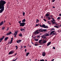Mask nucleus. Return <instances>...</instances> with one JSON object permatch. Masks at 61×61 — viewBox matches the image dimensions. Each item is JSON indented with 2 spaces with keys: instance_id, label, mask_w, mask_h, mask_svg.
Instances as JSON below:
<instances>
[{
  "instance_id": "1",
  "label": "nucleus",
  "mask_w": 61,
  "mask_h": 61,
  "mask_svg": "<svg viewBox=\"0 0 61 61\" xmlns=\"http://www.w3.org/2000/svg\"><path fill=\"white\" fill-rule=\"evenodd\" d=\"M6 3L5 1L3 0H1L0 1V13H2L4 11L5 9V5Z\"/></svg>"
},
{
  "instance_id": "2",
  "label": "nucleus",
  "mask_w": 61,
  "mask_h": 61,
  "mask_svg": "<svg viewBox=\"0 0 61 61\" xmlns=\"http://www.w3.org/2000/svg\"><path fill=\"white\" fill-rule=\"evenodd\" d=\"M54 32H55V31H52L50 34L49 33H48L47 34V33H45L44 34V35H43L42 36V37H43V36H49L50 35H52Z\"/></svg>"
},
{
  "instance_id": "3",
  "label": "nucleus",
  "mask_w": 61,
  "mask_h": 61,
  "mask_svg": "<svg viewBox=\"0 0 61 61\" xmlns=\"http://www.w3.org/2000/svg\"><path fill=\"white\" fill-rule=\"evenodd\" d=\"M21 21H18V23H19L20 24V26H25V22H23L21 23Z\"/></svg>"
},
{
  "instance_id": "4",
  "label": "nucleus",
  "mask_w": 61,
  "mask_h": 61,
  "mask_svg": "<svg viewBox=\"0 0 61 61\" xmlns=\"http://www.w3.org/2000/svg\"><path fill=\"white\" fill-rule=\"evenodd\" d=\"M40 27H43L44 28H48V26H46L45 25V24H42V25H40Z\"/></svg>"
},
{
  "instance_id": "5",
  "label": "nucleus",
  "mask_w": 61,
  "mask_h": 61,
  "mask_svg": "<svg viewBox=\"0 0 61 61\" xmlns=\"http://www.w3.org/2000/svg\"><path fill=\"white\" fill-rule=\"evenodd\" d=\"M49 16H50V12H47L45 15V16H46L47 17Z\"/></svg>"
},
{
  "instance_id": "6",
  "label": "nucleus",
  "mask_w": 61,
  "mask_h": 61,
  "mask_svg": "<svg viewBox=\"0 0 61 61\" xmlns=\"http://www.w3.org/2000/svg\"><path fill=\"white\" fill-rule=\"evenodd\" d=\"M46 42H47V41H46L44 39H43L42 40V43H43V44H45Z\"/></svg>"
},
{
  "instance_id": "7",
  "label": "nucleus",
  "mask_w": 61,
  "mask_h": 61,
  "mask_svg": "<svg viewBox=\"0 0 61 61\" xmlns=\"http://www.w3.org/2000/svg\"><path fill=\"white\" fill-rule=\"evenodd\" d=\"M52 20H51V22H52L53 24V25H54V24H55V23H56V22L55 21L54 22L53 21H55V20L54 19Z\"/></svg>"
},
{
  "instance_id": "8",
  "label": "nucleus",
  "mask_w": 61,
  "mask_h": 61,
  "mask_svg": "<svg viewBox=\"0 0 61 61\" xmlns=\"http://www.w3.org/2000/svg\"><path fill=\"white\" fill-rule=\"evenodd\" d=\"M4 21H2L0 23V26H1L2 25H4Z\"/></svg>"
},
{
  "instance_id": "9",
  "label": "nucleus",
  "mask_w": 61,
  "mask_h": 61,
  "mask_svg": "<svg viewBox=\"0 0 61 61\" xmlns=\"http://www.w3.org/2000/svg\"><path fill=\"white\" fill-rule=\"evenodd\" d=\"M40 33V32H37V31H35L34 33V35H37V34H39V33Z\"/></svg>"
},
{
  "instance_id": "10",
  "label": "nucleus",
  "mask_w": 61,
  "mask_h": 61,
  "mask_svg": "<svg viewBox=\"0 0 61 61\" xmlns=\"http://www.w3.org/2000/svg\"><path fill=\"white\" fill-rule=\"evenodd\" d=\"M42 39H41V40L39 41V43L40 44H43V42H41L42 41Z\"/></svg>"
},
{
  "instance_id": "11",
  "label": "nucleus",
  "mask_w": 61,
  "mask_h": 61,
  "mask_svg": "<svg viewBox=\"0 0 61 61\" xmlns=\"http://www.w3.org/2000/svg\"><path fill=\"white\" fill-rule=\"evenodd\" d=\"M11 34H12V32H11V31H10L9 32L7 33L6 35L8 36V35H10Z\"/></svg>"
},
{
  "instance_id": "12",
  "label": "nucleus",
  "mask_w": 61,
  "mask_h": 61,
  "mask_svg": "<svg viewBox=\"0 0 61 61\" xmlns=\"http://www.w3.org/2000/svg\"><path fill=\"white\" fill-rule=\"evenodd\" d=\"M39 31L40 33L41 32H43V29H41L39 30Z\"/></svg>"
},
{
  "instance_id": "13",
  "label": "nucleus",
  "mask_w": 61,
  "mask_h": 61,
  "mask_svg": "<svg viewBox=\"0 0 61 61\" xmlns=\"http://www.w3.org/2000/svg\"><path fill=\"white\" fill-rule=\"evenodd\" d=\"M14 52V51H12L10 52L9 53V54H13Z\"/></svg>"
},
{
  "instance_id": "14",
  "label": "nucleus",
  "mask_w": 61,
  "mask_h": 61,
  "mask_svg": "<svg viewBox=\"0 0 61 61\" xmlns=\"http://www.w3.org/2000/svg\"><path fill=\"white\" fill-rule=\"evenodd\" d=\"M8 38H8V37H6L5 39V41H7V40L8 39Z\"/></svg>"
},
{
  "instance_id": "15",
  "label": "nucleus",
  "mask_w": 61,
  "mask_h": 61,
  "mask_svg": "<svg viewBox=\"0 0 61 61\" xmlns=\"http://www.w3.org/2000/svg\"><path fill=\"white\" fill-rule=\"evenodd\" d=\"M51 42H48L47 44V46H49V45H50Z\"/></svg>"
},
{
  "instance_id": "16",
  "label": "nucleus",
  "mask_w": 61,
  "mask_h": 61,
  "mask_svg": "<svg viewBox=\"0 0 61 61\" xmlns=\"http://www.w3.org/2000/svg\"><path fill=\"white\" fill-rule=\"evenodd\" d=\"M21 41H22L21 40H19L17 41V43H20V42H21Z\"/></svg>"
},
{
  "instance_id": "17",
  "label": "nucleus",
  "mask_w": 61,
  "mask_h": 61,
  "mask_svg": "<svg viewBox=\"0 0 61 61\" xmlns=\"http://www.w3.org/2000/svg\"><path fill=\"white\" fill-rule=\"evenodd\" d=\"M39 22V20L38 19H36V23H38V22Z\"/></svg>"
},
{
  "instance_id": "18",
  "label": "nucleus",
  "mask_w": 61,
  "mask_h": 61,
  "mask_svg": "<svg viewBox=\"0 0 61 61\" xmlns=\"http://www.w3.org/2000/svg\"><path fill=\"white\" fill-rule=\"evenodd\" d=\"M17 34V32L15 31L14 33L15 36H16V35Z\"/></svg>"
},
{
  "instance_id": "19",
  "label": "nucleus",
  "mask_w": 61,
  "mask_h": 61,
  "mask_svg": "<svg viewBox=\"0 0 61 61\" xmlns=\"http://www.w3.org/2000/svg\"><path fill=\"white\" fill-rule=\"evenodd\" d=\"M22 22H25V19H23L22 21Z\"/></svg>"
},
{
  "instance_id": "20",
  "label": "nucleus",
  "mask_w": 61,
  "mask_h": 61,
  "mask_svg": "<svg viewBox=\"0 0 61 61\" xmlns=\"http://www.w3.org/2000/svg\"><path fill=\"white\" fill-rule=\"evenodd\" d=\"M25 30V29H23V28H22V29H21L20 30V31H23V30Z\"/></svg>"
},
{
  "instance_id": "21",
  "label": "nucleus",
  "mask_w": 61,
  "mask_h": 61,
  "mask_svg": "<svg viewBox=\"0 0 61 61\" xmlns=\"http://www.w3.org/2000/svg\"><path fill=\"white\" fill-rule=\"evenodd\" d=\"M3 40V39L2 38H0V43L2 42V41Z\"/></svg>"
},
{
  "instance_id": "22",
  "label": "nucleus",
  "mask_w": 61,
  "mask_h": 61,
  "mask_svg": "<svg viewBox=\"0 0 61 61\" xmlns=\"http://www.w3.org/2000/svg\"><path fill=\"white\" fill-rule=\"evenodd\" d=\"M39 40V39H34V40H35V41H38Z\"/></svg>"
},
{
  "instance_id": "23",
  "label": "nucleus",
  "mask_w": 61,
  "mask_h": 61,
  "mask_svg": "<svg viewBox=\"0 0 61 61\" xmlns=\"http://www.w3.org/2000/svg\"><path fill=\"white\" fill-rule=\"evenodd\" d=\"M55 31H54V32L53 33V34H52V35H56V32H55ZM55 32V33H54Z\"/></svg>"
},
{
  "instance_id": "24",
  "label": "nucleus",
  "mask_w": 61,
  "mask_h": 61,
  "mask_svg": "<svg viewBox=\"0 0 61 61\" xmlns=\"http://www.w3.org/2000/svg\"><path fill=\"white\" fill-rule=\"evenodd\" d=\"M54 27H55L56 28H59V27L55 25L54 26Z\"/></svg>"
},
{
  "instance_id": "25",
  "label": "nucleus",
  "mask_w": 61,
  "mask_h": 61,
  "mask_svg": "<svg viewBox=\"0 0 61 61\" xmlns=\"http://www.w3.org/2000/svg\"><path fill=\"white\" fill-rule=\"evenodd\" d=\"M47 30L46 29H43L42 31H43V32H46V31Z\"/></svg>"
},
{
  "instance_id": "26",
  "label": "nucleus",
  "mask_w": 61,
  "mask_h": 61,
  "mask_svg": "<svg viewBox=\"0 0 61 61\" xmlns=\"http://www.w3.org/2000/svg\"><path fill=\"white\" fill-rule=\"evenodd\" d=\"M19 36H20L21 37L22 36V34L21 33H20L19 35Z\"/></svg>"
},
{
  "instance_id": "27",
  "label": "nucleus",
  "mask_w": 61,
  "mask_h": 61,
  "mask_svg": "<svg viewBox=\"0 0 61 61\" xmlns=\"http://www.w3.org/2000/svg\"><path fill=\"white\" fill-rule=\"evenodd\" d=\"M5 28V27L4 26L2 27V30H4Z\"/></svg>"
},
{
  "instance_id": "28",
  "label": "nucleus",
  "mask_w": 61,
  "mask_h": 61,
  "mask_svg": "<svg viewBox=\"0 0 61 61\" xmlns=\"http://www.w3.org/2000/svg\"><path fill=\"white\" fill-rule=\"evenodd\" d=\"M61 18H60V17H58L57 18V20H60V19Z\"/></svg>"
},
{
  "instance_id": "29",
  "label": "nucleus",
  "mask_w": 61,
  "mask_h": 61,
  "mask_svg": "<svg viewBox=\"0 0 61 61\" xmlns=\"http://www.w3.org/2000/svg\"><path fill=\"white\" fill-rule=\"evenodd\" d=\"M13 38H14L13 37H12L11 38V40L10 41L13 42Z\"/></svg>"
},
{
  "instance_id": "30",
  "label": "nucleus",
  "mask_w": 61,
  "mask_h": 61,
  "mask_svg": "<svg viewBox=\"0 0 61 61\" xmlns=\"http://www.w3.org/2000/svg\"><path fill=\"white\" fill-rule=\"evenodd\" d=\"M42 36H41V37H42V38H43V39H45V38H46V37H44V36H43V37Z\"/></svg>"
},
{
  "instance_id": "31",
  "label": "nucleus",
  "mask_w": 61,
  "mask_h": 61,
  "mask_svg": "<svg viewBox=\"0 0 61 61\" xmlns=\"http://www.w3.org/2000/svg\"><path fill=\"white\" fill-rule=\"evenodd\" d=\"M42 55L43 56H46V54H42Z\"/></svg>"
},
{
  "instance_id": "32",
  "label": "nucleus",
  "mask_w": 61,
  "mask_h": 61,
  "mask_svg": "<svg viewBox=\"0 0 61 61\" xmlns=\"http://www.w3.org/2000/svg\"><path fill=\"white\" fill-rule=\"evenodd\" d=\"M48 18V20H50V17H47V18Z\"/></svg>"
},
{
  "instance_id": "33",
  "label": "nucleus",
  "mask_w": 61,
  "mask_h": 61,
  "mask_svg": "<svg viewBox=\"0 0 61 61\" xmlns=\"http://www.w3.org/2000/svg\"><path fill=\"white\" fill-rule=\"evenodd\" d=\"M15 47H16V49H18V46H15Z\"/></svg>"
},
{
  "instance_id": "34",
  "label": "nucleus",
  "mask_w": 61,
  "mask_h": 61,
  "mask_svg": "<svg viewBox=\"0 0 61 61\" xmlns=\"http://www.w3.org/2000/svg\"><path fill=\"white\" fill-rule=\"evenodd\" d=\"M50 17H51V18H53V15H51L50 16Z\"/></svg>"
},
{
  "instance_id": "35",
  "label": "nucleus",
  "mask_w": 61,
  "mask_h": 61,
  "mask_svg": "<svg viewBox=\"0 0 61 61\" xmlns=\"http://www.w3.org/2000/svg\"><path fill=\"white\" fill-rule=\"evenodd\" d=\"M25 12H23V16H25Z\"/></svg>"
},
{
  "instance_id": "36",
  "label": "nucleus",
  "mask_w": 61,
  "mask_h": 61,
  "mask_svg": "<svg viewBox=\"0 0 61 61\" xmlns=\"http://www.w3.org/2000/svg\"><path fill=\"white\" fill-rule=\"evenodd\" d=\"M39 25V24H36V26H38V25Z\"/></svg>"
},
{
  "instance_id": "37",
  "label": "nucleus",
  "mask_w": 61,
  "mask_h": 61,
  "mask_svg": "<svg viewBox=\"0 0 61 61\" xmlns=\"http://www.w3.org/2000/svg\"><path fill=\"white\" fill-rule=\"evenodd\" d=\"M40 61H45V60L42 59V60H41Z\"/></svg>"
},
{
  "instance_id": "38",
  "label": "nucleus",
  "mask_w": 61,
  "mask_h": 61,
  "mask_svg": "<svg viewBox=\"0 0 61 61\" xmlns=\"http://www.w3.org/2000/svg\"><path fill=\"white\" fill-rule=\"evenodd\" d=\"M5 38V36H2V38H2V39H3Z\"/></svg>"
},
{
  "instance_id": "39",
  "label": "nucleus",
  "mask_w": 61,
  "mask_h": 61,
  "mask_svg": "<svg viewBox=\"0 0 61 61\" xmlns=\"http://www.w3.org/2000/svg\"><path fill=\"white\" fill-rule=\"evenodd\" d=\"M38 45L37 44H36V43H35V46H38Z\"/></svg>"
},
{
  "instance_id": "40",
  "label": "nucleus",
  "mask_w": 61,
  "mask_h": 61,
  "mask_svg": "<svg viewBox=\"0 0 61 61\" xmlns=\"http://www.w3.org/2000/svg\"><path fill=\"white\" fill-rule=\"evenodd\" d=\"M56 0H52V2H54Z\"/></svg>"
},
{
  "instance_id": "41",
  "label": "nucleus",
  "mask_w": 61,
  "mask_h": 61,
  "mask_svg": "<svg viewBox=\"0 0 61 61\" xmlns=\"http://www.w3.org/2000/svg\"><path fill=\"white\" fill-rule=\"evenodd\" d=\"M55 29L54 28H52L51 29V30L52 31V30H55Z\"/></svg>"
},
{
  "instance_id": "42",
  "label": "nucleus",
  "mask_w": 61,
  "mask_h": 61,
  "mask_svg": "<svg viewBox=\"0 0 61 61\" xmlns=\"http://www.w3.org/2000/svg\"><path fill=\"white\" fill-rule=\"evenodd\" d=\"M26 56H28V55H29V54H26Z\"/></svg>"
},
{
  "instance_id": "43",
  "label": "nucleus",
  "mask_w": 61,
  "mask_h": 61,
  "mask_svg": "<svg viewBox=\"0 0 61 61\" xmlns=\"http://www.w3.org/2000/svg\"><path fill=\"white\" fill-rule=\"evenodd\" d=\"M21 48H24V46H21L20 47Z\"/></svg>"
},
{
  "instance_id": "44",
  "label": "nucleus",
  "mask_w": 61,
  "mask_h": 61,
  "mask_svg": "<svg viewBox=\"0 0 61 61\" xmlns=\"http://www.w3.org/2000/svg\"><path fill=\"white\" fill-rule=\"evenodd\" d=\"M8 30H9V28H8L6 30V31H7Z\"/></svg>"
},
{
  "instance_id": "45",
  "label": "nucleus",
  "mask_w": 61,
  "mask_h": 61,
  "mask_svg": "<svg viewBox=\"0 0 61 61\" xmlns=\"http://www.w3.org/2000/svg\"><path fill=\"white\" fill-rule=\"evenodd\" d=\"M45 21V22H46V20L45 19H43Z\"/></svg>"
},
{
  "instance_id": "46",
  "label": "nucleus",
  "mask_w": 61,
  "mask_h": 61,
  "mask_svg": "<svg viewBox=\"0 0 61 61\" xmlns=\"http://www.w3.org/2000/svg\"><path fill=\"white\" fill-rule=\"evenodd\" d=\"M53 49H55V47H53Z\"/></svg>"
},
{
  "instance_id": "47",
  "label": "nucleus",
  "mask_w": 61,
  "mask_h": 61,
  "mask_svg": "<svg viewBox=\"0 0 61 61\" xmlns=\"http://www.w3.org/2000/svg\"><path fill=\"white\" fill-rule=\"evenodd\" d=\"M37 38H39V37H40V36H37Z\"/></svg>"
},
{
  "instance_id": "48",
  "label": "nucleus",
  "mask_w": 61,
  "mask_h": 61,
  "mask_svg": "<svg viewBox=\"0 0 61 61\" xmlns=\"http://www.w3.org/2000/svg\"><path fill=\"white\" fill-rule=\"evenodd\" d=\"M12 41H10V44H12Z\"/></svg>"
},
{
  "instance_id": "49",
  "label": "nucleus",
  "mask_w": 61,
  "mask_h": 61,
  "mask_svg": "<svg viewBox=\"0 0 61 61\" xmlns=\"http://www.w3.org/2000/svg\"><path fill=\"white\" fill-rule=\"evenodd\" d=\"M42 54H46V52H43L42 53Z\"/></svg>"
},
{
  "instance_id": "50",
  "label": "nucleus",
  "mask_w": 61,
  "mask_h": 61,
  "mask_svg": "<svg viewBox=\"0 0 61 61\" xmlns=\"http://www.w3.org/2000/svg\"><path fill=\"white\" fill-rule=\"evenodd\" d=\"M26 49H25V52H26Z\"/></svg>"
},
{
  "instance_id": "51",
  "label": "nucleus",
  "mask_w": 61,
  "mask_h": 61,
  "mask_svg": "<svg viewBox=\"0 0 61 61\" xmlns=\"http://www.w3.org/2000/svg\"><path fill=\"white\" fill-rule=\"evenodd\" d=\"M30 47H32V46H31V45H30Z\"/></svg>"
},
{
  "instance_id": "52",
  "label": "nucleus",
  "mask_w": 61,
  "mask_h": 61,
  "mask_svg": "<svg viewBox=\"0 0 61 61\" xmlns=\"http://www.w3.org/2000/svg\"><path fill=\"white\" fill-rule=\"evenodd\" d=\"M39 30H36V32H38V31H39Z\"/></svg>"
},
{
  "instance_id": "53",
  "label": "nucleus",
  "mask_w": 61,
  "mask_h": 61,
  "mask_svg": "<svg viewBox=\"0 0 61 61\" xmlns=\"http://www.w3.org/2000/svg\"><path fill=\"white\" fill-rule=\"evenodd\" d=\"M59 15L60 16H61V14H60Z\"/></svg>"
},
{
  "instance_id": "54",
  "label": "nucleus",
  "mask_w": 61,
  "mask_h": 61,
  "mask_svg": "<svg viewBox=\"0 0 61 61\" xmlns=\"http://www.w3.org/2000/svg\"><path fill=\"white\" fill-rule=\"evenodd\" d=\"M54 59H53L52 60H51V61H53L54 60Z\"/></svg>"
},
{
  "instance_id": "55",
  "label": "nucleus",
  "mask_w": 61,
  "mask_h": 61,
  "mask_svg": "<svg viewBox=\"0 0 61 61\" xmlns=\"http://www.w3.org/2000/svg\"><path fill=\"white\" fill-rule=\"evenodd\" d=\"M24 48H26V46H24Z\"/></svg>"
},
{
  "instance_id": "56",
  "label": "nucleus",
  "mask_w": 61,
  "mask_h": 61,
  "mask_svg": "<svg viewBox=\"0 0 61 61\" xmlns=\"http://www.w3.org/2000/svg\"><path fill=\"white\" fill-rule=\"evenodd\" d=\"M49 23V25H51V23H50V22H49V23Z\"/></svg>"
},
{
  "instance_id": "57",
  "label": "nucleus",
  "mask_w": 61,
  "mask_h": 61,
  "mask_svg": "<svg viewBox=\"0 0 61 61\" xmlns=\"http://www.w3.org/2000/svg\"><path fill=\"white\" fill-rule=\"evenodd\" d=\"M9 24L10 25H11V24H10V22H9Z\"/></svg>"
},
{
  "instance_id": "58",
  "label": "nucleus",
  "mask_w": 61,
  "mask_h": 61,
  "mask_svg": "<svg viewBox=\"0 0 61 61\" xmlns=\"http://www.w3.org/2000/svg\"><path fill=\"white\" fill-rule=\"evenodd\" d=\"M17 55V54H14V56H16Z\"/></svg>"
},
{
  "instance_id": "59",
  "label": "nucleus",
  "mask_w": 61,
  "mask_h": 61,
  "mask_svg": "<svg viewBox=\"0 0 61 61\" xmlns=\"http://www.w3.org/2000/svg\"><path fill=\"white\" fill-rule=\"evenodd\" d=\"M52 8H55V7L54 6H53V7H52Z\"/></svg>"
},
{
  "instance_id": "60",
  "label": "nucleus",
  "mask_w": 61,
  "mask_h": 61,
  "mask_svg": "<svg viewBox=\"0 0 61 61\" xmlns=\"http://www.w3.org/2000/svg\"><path fill=\"white\" fill-rule=\"evenodd\" d=\"M41 18H43V16H41Z\"/></svg>"
},
{
  "instance_id": "61",
  "label": "nucleus",
  "mask_w": 61,
  "mask_h": 61,
  "mask_svg": "<svg viewBox=\"0 0 61 61\" xmlns=\"http://www.w3.org/2000/svg\"><path fill=\"white\" fill-rule=\"evenodd\" d=\"M31 43L32 44H34V43H33L32 42H31Z\"/></svg>"
},
{
  "instance_id": "62",
  "label": "nucleus",
  "mask_w": 61,
  "mask_h": 61,
  "mask_svg": "<svg viewBox=\"0 0 61 61\" xmlns=\"http://www.w3.org/2000/svg\"><path fill=\"white\" fill-rule=\"evenodd\" d=\"M52 19L53 20L54 19V18H52Z\"/></svg>"
},
{
  "instance_id": "63",
  "label": "nucleus",
  "mask_w": 61,
  "mask_h": 61,
  "mask_svg": "<svg viewBox=\"0 0 61 61\" xmlns=\"http://www.w3.org/2000/svg\"><path fill=\"white\" fill-rule=\"evenodd\" d=\"M20 49L21 50V49H22V48H20Z\"/></svg>"
},
{
  "instance_id": "64",
  "label": "nucleus",
  "mask_w": 61,
  "mask_h": 61,
  "mask_svg": "<svg viewBox=\"0 0 61 61\" xmlns=\"http://www.w3.org/2000/svg\"><path fill=\"white\" fill-rule=\"evenodd\" d=\"M12 61H14V60H13Z\"/></svg>"
}]
</instances>
